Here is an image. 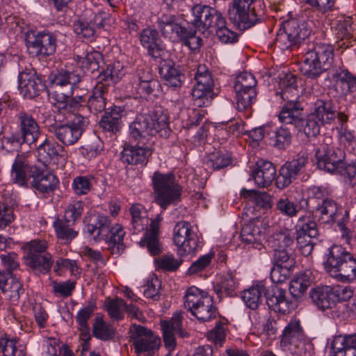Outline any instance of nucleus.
Wrapping results in <instances>:
<instances>
[{"instance_id": "obj_18", "label": "nucleus", "mask_w": 356, "mask_h": 356, "mask_svg": "<svg viewBox=\"0 0 356 356\" xmlns=\"http://www.w3.org/2000/svg\"><path fill=\"white\" fill-rule=\"evenodd\" d=\"M191 11L194 17L191 23L202 33L209 28H215L218 22L222 24V19L225 17L219 10L207 5L197 4Z\"/></svg>"}, {"instance_id": "obj_1", "label": "nucleus", "mask_w": 356, "mask_h": 356, "mask_svg": "<svg viewBox=\"0 0 356 356\" xmlns=\"http://www.w3.org/2000/svg\"><path fill=\"white\" fill-rule=\"evenodd\" d=\"M168 115L161 108L147 114L137 115L129 126L131 137L143 145H127L121 153V160L130 165H143L152 154L151 149L146 146L150 137L159 135L162 138L170 136Z\"/></svg>"}, {"instance_id": "obj_63", "label": "nucleus", "mask_w": 356, "mask_h": 356, "mask_svg": "<svg viewBox=\"0 0 356 356\" xmlns=\"http://www.w3.org/2000/svg\"><path fill=\"white\" fill-rule=\"evenodd\" d=\"M257 81L254 76L247 72H244L238 75L235 79L234 89V90H256Z\"/></svg>"}, {"instance_id": "obj_25", "label": "nucleus", "mask_w": 356, "mask_h": 356, "mask_svg": "<svg viewBox=\"0 0 356 356\" xmlns=\"http://www.w3.org/2000/svg\"><path fill=\"white\" fill-rule=\"evenodd\" d=\"M158 28L162 35L170 40L184 38L186 28L179 22L178 17L174 15H162L157 21Z\"/></svg>"}, {"instance_id": "obj_55", "label": "nucleus", "mask_w": 356, "mask_h": 356, "mask_svg": "<svg viewBox=\"0 0 356 356\" xmlns=\"http://www.w3.org/2000/svg\"><path fill=\"white\" fill-rule=\"evenodd\" d=\"M70 223L58 219L54 222V227L57 237L64 243L71 242L78 234V232L70 227Z\"/></svg>"}, {"instance_id": "obj_13", "label": "nucleus", "mask_w": 356, "mask_h": 356, "mask_svg": "<svg viewBox=\"0 0 356 356\" xmlns=\"http://www.w3.org/2000/svg\"><path fill=\"white\" fill-rule=\"evenodd\" d=\"M131 338L135 351L138 354L144 353L152 355L157 350L161 344L160 338L154 332L140 325H133L131 330Z\"/></svg>"}, {"instance_id": "obj_62", "label": "nucleus", "mask_w": 356, "mask_h": 356, "mask_svg": "<svg viewBox=\"0 0 356 356\" xmlns=\"http://www.w3.org/2000/svg\"><path fill=\"white\" fill-rule=\"evenodd\" d=\"M353 21L351 17H341L338 19L334 26V29L337 38L343 40L349 38L353 35L354 28Z\"/></svg>"}, {"instance_id": "obj_19", "label": "nucleus", "mask_w": 356, "mask_h": 356, "mask_svg": "<svg viewBox=\"0 0 356 356\" xmlns=\"http://www.w3.org/2000/svg\"><path fill=\"white\" fill-rule=\"evenodd\" d=\"M183 317L180 314H175L169 321L161 322L163 342L169 352L174 350L177 346L175 335L181 338L188 337V332L182 326Z\"/></svg>"}, {"instance_id": "obj_44", "label": "nucleus", "mask_w": 356, "mask_h": 356, "mask_svg": "<svg viewBox=\"0 0 356 356\" xmlns=\"http://www.w3.org/2000/svg\"><path fill=\"white\" fill-rule=\"evenodd\" d=\"M75 85H65L61 88L52 89V97L54 99V106L59 111H67L71 106H69V102L71 97L74 95Z\"/></svg>"}, {"instance_id": "obj_9", "label": "nucleus", "mask_w": 356, "mask_h": 356, "mask_svg": "<svg viewBox=\"0 0 356 356\" xmlns=\"http://www.w3.org/2000/svg\"><path fill=\"white\" fill-rule=\"evenodd\" d=\"M309 200H321L314 209V216L321 223L330 224L336 222L343 212V209L333 200L328 198V191L321 186H313L309 188Z\"/></svg>"}, {"instance_id": "obj_49", "label": "nucleus", "mask_w": 356, "mask_h": 356, "mask_svg": "<svg viewBox=\"0 0 356 356\" xmlns=\"http://www.w3.org/2000/svg\"><path fill=\"white\" fill-rule=\"evenodd\" d=\"M241 195L245 199L252 201L257 207L264 209H268L272 207L271 196L266 192H259L255 190L243 188L241 191Z\"/></svg>"}, {"instance_id": "obj_30", "label": "nucleus", "mask_w": 356, "mask_h": 356, "mask_svg": "<svg viewBox=\"0 0 356 356\" xmlns=\"http://www.w3.org/2000/svg\"><path fill=\"white\" fill-rule=\"evenodd\" d=\"M336 107L330 100L317 99L312 105L311 113L321 124H330L336 118Z\"/></svg>"}, {"instance_id": "obj_45", "label": "nucleus", "mask_w": 356, "mask_h": 356, "mask_svg": "<svg viewBox=\"0 0 356 356\" xmlns=\"http://www.w3.org/2000/svg\"><path fill=\"white\" fill-rule=\"evenodd\" d=\"M25 264L37 273L46 274L49 273L53 264L51 254L44 255H35L33 261L31 257H24Z\"/></svg>"}, {"instance_id": "obj_53", "label": "nucleus", "mask_w": 356, "mask_h": 356, "mask_svg": "<svg viewBox=\"0 0 356 356\" xmlns=\"http://www.w3.org/2000/svg\"><path fill=\"white\" fill-rule=\"evenodd\" d=\"M81 76L74 72L61 70L56 74L51 80V89L61 88L65 85H76L81 81Z\"/></svg>"}, {"instance_id": "obj_14", "label": "nucleus", "mask_w": 356, "mask_h": 356, "mask_svg": "<svg viewBox=\"0 0 356 356\" xmlns=\"http://www.w3.org/2000/svg\"><path fill=\"white\" fill-rule=\"evenodd\" d=\"M318 235L317 225L310 216H302L298 219L296 240L302 254L308 256L312 252Z\"/></svg>"}, {"instance_id": "obj_37", "label": "nucleus", "mask_w": 356, "mask_h": 356, "mask_svg": "<svg viewBox=\"0 0 356 356\" xmlns=\"http://www.w3.org/2000/svg\"><path fill=\"white\" fill-rule=\"evenodd\" d=\"M237 282L234 275L231 271H227L220 277L213 286V290L219 299L225 296H234L236 294Z\"/></svg>"}, {"instance_id": "obj_56", "label": "nucleus", "mask_w": 356, "mask_h": 356, "mask_svg": "<svg viewBox=\"0 0 356 356\" xmlns=\"http://www.w3.org/2000/svg\"><path fill=\"white\" fill-rule=\"evenodd\" d=\"M0 346L3 356H26V348L19 340L1 339Z\"/></svg>"}, {"instance_id": "obj_11", "label": "nucleus", "mask_w": 356, "mask_h": 356, "mask_svg": "<svg viewBox=\"0 0 356 356\" xmlns=\"http://www.w3.org/2000/svg\"><path fill=\"white\" fill-rule=\"evenodd\" d=\"M194 79L196 81L192 90L194 104L198 107L209 106L214 95L211 73L204 65H198Z\"/></svg>"}, {"instance_id": "obj_15", "label": "nucleus", "mask_w": 356, "mask_h": 356, "mask_svg": "<svg viewBox=\"0 0 356 356\" xmlns=\"http://www.w3.org/2000/svg\"><path fill=\"white\" fill-rule=\"evenodd\" d=\"M26 45L28 53L32 56L45 57L55 53L56 38L51 33H27Z\"/></svg>"}, {"instance_id": "obj_35", "label": "nucleus", "mask_w": 356, "mask_h": 356, "mask_svg": "<svg viewBox=\"0 0 356 356\" xmlns=\"http://www.w3.org/2000/svg\"><path fill=\"white\" fill-rule=\"evenodd\" d=\"M129 212L131 216L130 230L134 234H139L149 228L151 220L145 208L140 204H133Z\"/></svg>"}, {"instance_id": "obj_24", "label": "nucleus", "mask_w": 356, "mask_h": 356, "mask_svg": "<svg viewBox=\"0 0 356 356\" xmlns=\"http://www.w3.org/2000/svg\"><path fill=\"white\" fill-rule=\"evenodd\" d=\"M132 93L136 97L145 98L158 90L160 88L159 81L154 79L149 72L138 71L131 81Z\"/></svg>"}, {"instance_id": "obj_20", "label": "nucleus", "mask_w": 356, "mask_h": 356, "mask_svg": "<svg viewBox=\"0 0 356 356\" xmlns=\"http://www.w3.org/2000/svg\"><path fill=\"white\" fill-rule=\"evenodd\" d=\"M45 123L49 132L65 145L74 144L81 136L80 129L74 128L70 122H63L60 120L49 118Z\"/></svg>"}, {"instance_id": "obj_33", "label": "nucleus", "mask_w": 356, "mask_h": 356, "mask_svg": "<svg viewBox=\"0 0 356 356\" xmlns=\"http://www.w3.org/2000/svg\"><path fill=\"white\" fill-rule=\"evenodd\" d=\"M32 168H38V167L29 165L25 157L17 154L12 165V180L19 186H27L29 180L32 179L31 172Z\"/></svg>"}, {"instance_id": "obj_50", "label": "nucleus", "mask_w": 356, "mask_h": 356, "mask_svg": "<svg viewBox=\"0 0 356 356\" xmlns=\"http://www.w3.org/2000/svg\"><path fill=\"white\" fill-rule=\"evenodd\" d=\"M38 153L45 161L57 158L63 151L62 145L54 139L46 138L38 147Z\"/></svg>"}, {"instance_id": "obj_16", "label": "nucleus", "mask_w": 356, "mask_h": 356, "mask_svg": "<svg viewBox=\"0 0 356 356\" xmlns=\"http://www.w3.org/2000/svg\"><path fill=\"white\" fill-rule=\"evenodd\" d=\"M282 343L293 346L298 349L297 353L302 356H310L312 344L307 341L300 326V321H291L283 330Z\"/></svg>"}, {"instance_id": "obj_31", "label": "nucleus", "mask_w": 356, "mask_h": 356, "mask_svg": "<svg viewBox=\"0 0 356 356\" xmlns=\"http://www.w3.org/2000/svg\"><path fill=\"white\" fill-rule=\"evenodd\" d=\"M266 304L268 307L275 312L286 314L296 307V304L289 300L286 297V291L281 288H275L271 294H267Z\"/></svg>"}, {"instance_id": "obj_40", "label": "nucleus", "mask_w": 356, "mask_h": 356, "mask_svg": "<svg viewBox=\"0 0 356 356\" xmlns=\"http://www.w3.org/2000/svg\"><path fill=\"white\" fill-rule=\"evenodd\" d=\"M122 110L115 107L111 111H106L99 121V127L105 131L115 134L121 128Z\"/></svg>"}, {"instance_id": "obj_22", "label": "nucleus", "mask_w": 356, "mask_h": 356, "mask_svg": "<svg viewBox=\"0 0 356 356\" xmlns=\"http://www.w3.org/2000/svg\"><path fill=\"white\" fill-rule=\"evenodd\" d=\"M298 99L284 100L286 103L279 114V120L282 124L291 125L300 131L303 127V106Z\"/></svg>"}, {"instance_id": "obj_26", "label": "nucleus", "mask_w": 356, "mask_h": 356, "mask_svg": "<svg viewBox=\"0 0 356 356\" xmlns=\"http://www.w3.org/2000/svg\"><path fill=\"white\" fill-rule=\"evenodd\" d=\"M32 180L31 185L35 190L42 193L53 192L58 184V178L51 172L40 168H32Z\"/></svg>"}, {"instance_id": "obj_3", "label": "nucleus", "mask_w": 356, "mask_h": 356, "mask_svg": "<svg viewBox=\"0 0 356 356\" xmlns=\"http://www.w3.org/2000/svg\"><path fill=\"white\" fill-rule=\"evenodd\" d=\"M87 232L95 240H104L106 248L112 254H120L124 249L123 238L125 232L120 224L111 225L108 216L98 215L86 226Z\"/></svg>"}, {"instance_id": "obj_32", "label": "nucleus", "mask_w": 356, "mask_h": 356, "mask_svg": "<svg viewBox=\"0 0 356 356\" xmlns=\"http://www.w3.org/2000/svg\"><path fill=\"white\" fill-rule=\"evenodd\" d=\"M337 86L341 88L346 97H356V75L347 69H337L332 74Z\"/></svg>"}, {"instance_id": "obj_2", "label": "nucleus", "mask_w": 356, "mask_h": 356, "mask_svg": "<svg viewBox=\"0 0 356 356\" xmlns=\"http://www.w3.org/2000/svg\"><path fill=\"white\" fill-rule=\"evenodd\" d=\"M323 265L330 275L339 282L356 280V259L341 245H333L329 248Z\"/></svg>"}, {"instance_id": "obj_48", "label": "nucleus", "mask_w": 356, "mask_h": 356, "mask_svg": "<svg viewBox=\"0 0 356 356\" xmlns=\"http://www.w3.org/2000/svg\"><path fill=\"white\" fill-rule=\"evenodd\" d=\"M331 347L334 354L344 350H356V333L335 336L332 341Z\"/></svg>"}, {"instance_id": "obj_34", "label": "nucleus", "mask_w": 356, "mask_h": 356, "mask_svg": "<svg viewBox=\"0 0 356 356\" xmlns=\"http://www.w3.org/2000/svg\"><path fill=\"white\" fill-rule=\"evenodd\" d=\"M141 44L147 49L149 54L154 58H161L163 54L158 32L155 29H145L140 34Z\"/></svg>"}, {"instance_id": "obj_61", "label": "nucleus", "mask_w": 356, "mask_h": 356, "mask_svg": "<svg viewBox=\"0 0 356 356\" xmlns=\"http://www.w3.org/2000/svg\"><path fill=\"white\" fill-rule=\"evenodd\" d=\"M293 254V248L274 249L273 259L275 266L291 268L295 264Z\"/></svg>"}, {"instance_id": "obj_60", "label": "nucleus", "mask_w": 356, "mask_h": 356, "mask_svg": "<svg viewBox=\"0 0 356 356\" xmlns=\"http://www.w3.org/2000/svg\"><path fill=\"white\" fill-rule=\"evenodd\" d=\"M92 175H80L76 177L72 183V188L76 195H84L89 193L92 189Z\"/></svg>"}, {"instance_id": "obj_23", "label": "nucleus", "mask_w": 356, "mask_h": 356, "mask_svg": "<svg viewBox=\"0 0 356 356\" xmlns=\"http://www.w3.org/2000/svg\"><path fill=\"white\" fill-rule=\"evenodd\" d=\"M20 92L26 98L31 99L39 95L45 86L42 79L32 69H26L18 76Z\"/></svg>"}, {"instance_id": "obj_38", "label": "nucleus", "mask_w": 356, "mask_h": 356, "mask_svg": "<svg viewBox=\"0 0 356 356\" xmlns=\"http://www.w3.org/2000/svg\"><path fill=\"white\" fill-rule=\"evenodd\" d=\"M332 286H322L311 290L309 296L312 302L320 309L324 310L334 305Z\"/></svg>"}, {"instance_id": "obj_4", "label": "nucleus", "mask_w": 356, "mask_h": 356, "mask_svg": "<svg viewBox=\"0 0 356 356\" xmlns=\"http://www.w3.org/2000/svg\"><path fill=\"white\" fill-rule=\"evenodd\" d=\"M264 8L260 0H232L228 19L238 28L247 29L261 22Z\"/></svg>"}, {"instance_id": "obj_36", "label": "nucleus", "mask_w": 356, "mask_h": 356, "mask_svg": "<svg viewBox=\"0 0 356 356\" xmlns=\"http://www.w3.org/2000/svg\"><path fill=\"white\" fill-rule=\"evenodd\" d=\"M21 126L20 136L22 141L31 145L33 143L40 135L39 126L33 118L27 113H20L19 115Z\"/></svg>"}, {"instance_id": "obj_58", "label": "nucleus", "mask_w": 356, "mask_h": 356, "mask_svg": "<svg viewBox=\"0 0 356 356\" xmlns=\"http://www.w3.org/2000/svg\"><path fill=\"white\" fill-rule=\"evenodd\" d=\"M47 242L45 240L34 239L26 243L24 246V257H31V261H33L35 255H44L49 254L47 250Z\"/></svg>"}, {"instance_id": "obj_8", "label": "nucleus", "mask_w": 356, "mask_h": 356, "mask_svg": "<svg viewBox=\"0 0 356 356\" xmlns=\"http://www.w3.org/2000/svg\"><path fill=\"white\" fill-rule=\"evenodd\" d=\"M152 184L155 202L163 210L179 200L181 190L173 175L156 171L152 176Z\"/></svg>"}, {"instance_id": "obj_28", "label": "nucleus", "mask_w": 356, "mask_h": 356, "mask_svg": "<svg viewBox=\"0 0 356 356\" xmlns=\"http://www.w3.org/2000/svg\"><path fill=\"white\" fill-rule=\"evenodd\" d=\"M162 220L161 216L157 215L154 219L151 220L149 228L145 233L140 243L146 245L148 252L152 255H158L162 252V245L159 239L160 223Z\"/></svg>"}, {"instance_id": "obj_57", "label": "nucleus", "mask_w": 356, "mask_h": 356, "mask_svg": "<svg viewBox=\"0 0 356 356\" xmlns=\"http://www.w3.org/2000/svg\"><path fill=\"white\" fill-rule=\"evenodd\" d=\"M92 333L94 337L103 341L112 339L114 336L113 329L99 316L95 318Z\"/></svg>"}, {"instance_id": "obj_54", "label": "nucleus", "mask_w": 356, "mask_h": 356, "mask_svg": "<svg viewBox=\"0 0 356 356\" xmlns=\"http://www.w3.org/2000/svg\"><path fill=\"white\" fill-rule=\"evenodd\" d=\"M241 238L242 241L245 243L256 245L255 248L261 245L259 243L261 230L259 227L255 225L253 222L245 224L243 227L241 232Z\"/></svg>"}, {"instance_id": "obj_10", "label": "nucleus", "mask_w": 356, "mask_h": 356, "mask_svg": "<svg viewBox=\"0 0 356 356\" xmlns=\"http://www.w3.org/2000/svg\"><path fill=\"white\" fill-rule=\"evenodd\" d=\"M331 140L332 138L325 137L323 144L316 151V156L319 169L334 174L341 169L346 154L340 147L333 145Z\"/></svg>"}, {"instance_id": "obj_64", "label": "nucleus", "mask_w": 356, "mask_h": 356, "mask_svg": "<svg viewBox=\"0 0 356 356\" xmlns=\"http://www.w3.org/2000/svg\"><path fill=\"white\" fill-rule=\"evenodd\" d=\"M95 309V303L94 302H90L88 305L79 311L76 316V320L79 325L80 331L88 332L89 330L88 321L92 316Z\"/></svg>"}, {"instance_id": "obj_51", "label": "nucleus", "mask_w": 356, "mask_h": 356, "mask_svg": "<svg viewBox=\"0 0 356 356\" xmlns=\"http://www.w3.org/2000/svg\"><path fill=\"white\" fill-rule=\"evenodd\" d=\"M310 286V277L307 273H300L293 278L290 282L289 291L295 298L302 297Z\"/></svg>"}, {"instance_id": "obj_42", "label": "nucleus", "mask_w": 356, "mask_h": 356, "mask_svg": "<svg viewBox=\"0 0 356 356\" xmlns=\"http://www.w3.org/2000/svg\"><path fill=\"white\" fill-rule=\"evenodd\" d=\"M279 87L283 100L296 99L299 98V90L296 83V77L291 73L285 74L280 78Z\"/></svg>"}, {"instance_id": "obj_41", "label": "nucleus", "mask_w": 356, "mask_h": 356, "mask_svg": "<svg viewBox=\"0 0 356 356\" xmlns=\"http://www.w3.org/2000/svg\"><path fill=\"white\" fill-rule=\"evenodd\" d=\"M266 296V289L264 285L257 284L243 291L242 299L248 307L254 310L261 304L263 298Z\"/></svg>"}, {"instance_id": "obj_59", "label": "nucleus", "mask_w": 356, "mask_h": 356, "mask_svg": "<svg viewBox=\"0 0 356 356\" xmlns=\"http://www.w3.org/2000/svg\"><path fill=\"white\" fill-rule=\"evenodd\" d=\"M215 29L216 35L222 43L233 44L238 41L237 33L227 28L225 17L222 19V24L217 23Z\"/></svg>"}, {"instance_id": "obj_17", "label": "nucleus", "mask_w": 356, "mask_h": 356, "mask_svg": "<svg viewBox=\"0 0 356 356\" xmlns=\"http://www.w3.org/2000/svg\"><path fill=\"white\" fill-rule=\"evenodd\" d=\"M307 162L308 154L305 152H300L293 160L286 162L280 168L279 175L275 179L277 187L280 189L288 187L296 179Z\"/></svg>"}, {"instance_id": "obj_47", "label": "nucleus", "mask_w": 356, "mask_h": 356, "mask_svg": "<svg viewBox=\"0 0 356 356\" xmlns=\"http://www.w3.org/2000/svg\"><path fill=\"white\" fill-rule=\"evenodd\" d=\"M88 15V12H86L83 17L75 20L73 23V30L76 35L91 41L95 38V30L92 24V19L87 17Z\"/></svg>"}, {"instance_id": "obj_5", "label": "nucleus", "mask_w": 356, "mask_h": 356, "mask_svg": "<svg viewBox=\"0 0 356 356\" xmlns=\"http://www.w3.org/2000/svg\"><path fill=\"white\" fill-rule=\"evenodd\" d=\"M184 306L200 322H209L219 316L213 297L193 286L185 293Z\"/></svg>"}, {"instance_id": "obj_7", "label": "nucleus", "mask_w": 356, "mask_h": 356, "mask_svg": "<svg viewBox=\"0 0 356 356\" xmlns=\"http://www.w3.org/2000/svg\"><path fill=\"white\" fill-rule=\"evenodd\" d=\"M333 59V49L331 46L317 44L305 54L301 72L309 79H316L331 67Z\"/></svg>"}, {"instance_id": "obj_27", "label": "nucleus", "mask_w": 356, "mask_h": 356, "mask_svg": "<svg viewBox=\"0 0 356 356\" xmlns=\"http://www.w3.org/2000/svg\"><path fill=\"white\" fill-rule=\"evenodd\" d=\"M275 165L271 162L263 159L257 161L252 172L255 184L261 188L269 186L275 179Z\"/></svg>"}, {"instance_id": "obj_43", "label": "nucleus", "mask_w": 356, "mask_h": 356, "mask_svg": "<svg viewBox=\"0 0 356 356\" xmlns=\"http://www.w3.org/2000/svg\"><path fill=\"white\" fill-rule=\"evenodd\" d=\"M124 75L123 66L120 63L108 65L107 68L99 74L97 83H102L108 88L111 85L116 83Z\"/></svg>"}, {"instance_id": "obj_6", "label": "nucleus", "mask_w": 356, "mask_h": 356, "mask_svg": "<svg viewBox=\"0 0 356 356\" xmlns=\"http://www.w3.org/2000/svg\"><path fill=\"white\" fill-rule=\"evenodd\" d=\"M312 24V21L304 18L285 20L277 34L275 44L282 50L300 45L310 35Z\"/></svg>"}, {"instance_id": "obj_12", "label": "nucleus", "mask_w": 356, "mask_h": 356, "mask_svg": "<svg viewBox=\"0 0 356 356\" xmlns=\"http://www.w3.org/2000/svg\"><path fill=\"white\" fill-rule=\"evenodd\" d=\"M173 242L181 256L194 253L199 245V238L187 221L178 222L173 230Z\"/></svg>"}, {"instance_id": "obj_39", "label": "nucleus", "mask_w": 356, "mask_h": 356, "mask_svg": "<svg viewBox=\"0 0 356 356\" xmlns=\"http://www.w3.org/2000/svg\"><path fill=\"white\" fill-rule=\"evenodd\" d=\"M108 88L102 83H97L95 86L92 95L88 99V108L94 114L104 111L106 106V94Z\"/></svg>"}, {"instance_id": "obj_29", "label": "nucleus", "mask_w": 356, "mask_h": 356, "mask_svg": "<svg viewBox=\"0 0 356 356\" xmlns=\"http://www.w3.org/2000/svg\"><path fill=\"white\" fill-rule=\"evenodd\" d=\"M159 74L165 84L171 88H179L184 81V74L181 73L172 60H163L159 67Z\"/></svg>"}, {"instance_id": "obj_21", "label": "nucleus", "mask_w": 356, "mask_h": 356, "mask_svg": "<svg viewBox=\"0 0 356 356\" xmlns=\"http://www.w3.org/2000/svg\"><path fill=\"white\" fill-rule=\"evenodd\" d=\"M74 59L83 70L93 73L97 71L103 56L99 51L94 50L87 44H81L74 50Z\"/></svg>"}, {"instance_id": "obj_46", "label": "nucleus", "mask_w": 356, "mask_h": 356, "mask_svg": "<svg viewBox=\"0 0 356 356\" xmlns=\"http://www.w3.org/2000/svg\"><path fill=\"white\" fill-rule=\"evenodd\" d=\"M270 144L275 148L283 149L288 147L292 140V136L287 128L280 127L268 134Z\"/></svg>"}, {"instance_id": "obj_52", "label": "nucleus", "mask_w": 356, "mask_h": 356, "mask_svg": "<svg viewBox=\"0 0 356 356\" xmlns=\"http://www.w3.org/2000/svg\"><path fill=\"white\" fill-rule=\"evenodd\" d=\"M269 243L274 249L293 248L294 237L289 230H280L270 236Z\"/></svg>"}]
</instances>
